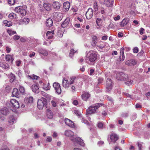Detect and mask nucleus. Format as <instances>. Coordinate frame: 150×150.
Segmentation results:
<instances>
[{
    "label": "nucleus",
    "mask_w": 150,
    "mask_h": 150,
    "mask_svg": "<svg viewBox=\"0 0 150 150\" xmlns=\"http://www.w3.org/2000/svg\"><path fill=\"white\" fill-rule=\"evenodd\" d=\"M65 124L71 127H74L73 122L69 119L65 118Z\"/></svg>",
    "instance_id": "nucleus-13"
},
{
    "label": "nucleus",
    "mask_w": 150,
    "mask_h": 150,
    "mask_svg": "<svg viewBox=\"0 0 150 150\" xmlns=\"http://www.w3.org/2000/svg\"><path fill=\"white\" fill-rule=\"evenodd\" d=\"M8 32L10 36H11L12 35H14L16 33V31H12L11 30H8Z\"/></svg>",
    "instance_id": "nucleus-44"
},
{
    "label": "nucleus",
    "mask_w": 150,
    "mask_h": 150,
    "mask_svg": "<svg viewBox=\"0 0 150 150\" xmlns=\"http://www.w3.org/2000/svg\"><path fill=\"white\" fill-rule=\"evenodd\" d=\"M46 25L47 27H50L53 24V22L52 20L50 18H49L46 20Z\"/></svg>",
    "instance_id": "nucleus-25"
},
{
    "label": "nucleus",
    "mask_w": 150,
    "mask_h": 150,
    "mask_svg": "<svg viewBox=\"0 0 150 150\" xmlns=\"http://www.w3.org/2000/svg\"><path fill=\"white\" fill-rule=\"evenodd\" d=\"M103 79L102 78H99L98 79V83H102Z\"/></svg>",
    "instance_id": "nucleus-60"
},
{
    "label": "nucleus",
    "mask_w": 150,
    "mask_h": 150,
    "mask_svg": "<svg viewBox=\"0 0 150 150\" xmlns=\"http://www.w3.org/2000/svg\"><path fill=\"white\" fill-rule=\"evenodd\" d=\"M136 62L134 59H130L126 62V64L130 66L134 65L136 64Z\"/></svg>",
    "instance_id": "nucleus-29"
},
{
    "label": "nucleus",
    "mask_w": 150,
    "mask_h": 150,
    "mask_svg": "<svg viewBox=\"0 0 150 150\" xmlns=\"http://www.w3.org/2000/svg\"><path fill=\"white\" fill-rule=\"evenodd\" d=\"M99 8L100 11V13L102 14H105L106 13V11L103 7H101L100 8Z\"/></svg>",
    "instance_id": "nucleus-41"
},
{
    "label": "nucleus",
    "mask_w": 150,
    "mask_h": 150,
    "mask_svg": "<svg viewBox=\"0 0 150 150\" xmlns=\"http://www.w3.org/2000/svg\"><path fill=\"white\" fill-rule=\"evenodd\" d=\"M82 121L86 124L88 125V121L85 120L83 118L82 119Z\"/></svg>",
    "instance_id": "nucleus-57"
},
{
    "label": "nucleus",
    "mask_w": 150,
    "mask_h": 150,
    "mask_svg": "<svg viewBox=\"0 0 150 150\" xmlns=\"http://www.w3.org/2000/svg\"><path fill=\"white\" fill-rule=\"evenodd\" d=\"M33 101V98L31 96L29 97H26L24 100V102L27 104L32 103Z\"/></svg>",
    "instance_id": "nucleus-20"
},
{
    "label": "nucleus",
    "mask_w": 150,
    "mask_h": 150,
    "mask_svg": "<svg viewBox=\"0 0 150 150\" xmlns=\"http://www.w3.org/2000/svg\"><path fill=\"white\" fill-rule=\"evenodd\" d=\"M60 4L57 1H54L52 4V6L56 10H58L60 8Z\"/></svg>",
    "instance_id": "nucleus-19"
},
{
    "label": "nucleus",
    "mask_w": 150,
    "mask_h": 150,
    "mask_svg": "<svg viewBox=\"0 0 150 150\" xmlns=\"http://www.w3.org/2000/svg\"><path fill=\"white\" fill-rule=\"evenodd\" d=\"M6 51L7 53H9L11 50V49L9 48L8 47H6Z\"/></svg>",
    "instance_id": "nucleus-59"
},
{
    "label": "nucleus",
    "mask_w": 150,
    "mask_h": 150,
    "mask_svg": "<svg viewBox=\"0 0 150 150\" xmlns=\"http://www.w3.org/2000/svg\"><path fill=\"white\" fill-rule=\"evenodd\" d=\"M110 139L111 141L109 143V144H110L112 142H113L114 143H115L118 139V137L116 134L115 133H112L110 135Z\"/></svg>",
    "instance_id": "nucleus-9"
},
{
    "label": "nucleus",
    "mask_w": 150,
    "mask_h": 150,
    "mask_svg": "<svg viewBox=\"0 0 150 150\" xmlns=\"http://www.w3.org/2000/svg\"><path fill=\"white\" fill-rule=\"evenodd\" d=\"M20 38V36L17 35H15L13 37V39L14 40H18Z\"/></svg>",
    "instance_id": "nucleus-56"
},
{
    "label": "nucleus",
    "mask_w": 150,
    "mask_h": 150,
    "mask_svg": "<svg viewBox=\"0 0 150 150\" xmlns=\"http://www.w3.org/2000/svg\"><path fill=\"white\" fill-rule=\"evenodd\" d=\"M102 18H97L96 19V23L97 24V25L98 26H99L100 24H99L102 21Z\"/></svg>",
    "instance_id": "nucleus-42"
},
{
    "label": "nucleus",
    "mask_w": 150,
    "mask_h": 150,
    "mask_svg": "<svg viewBox=\"0 0 150 150\" xmlns=\"http://www.w3.org/2000/svg\"><path fill=\"white\" fill-rule=\"evenodd\" d=\"M38 52L44 55H47L48 54L47 52L45 50L43 49H39L38 50Z\"/></svg>",
    "instance_id": "nucleus-32"
},
{
    "label": "nucleus",
    "mask_w": 150,
    "mask_h": 150,
    "mask_svg": "<svg viewBox=\"0 0 150 150\" xmlns=\"http://www.w3.org/2000/svg\"><path fill=\"white\" fill-rule=\"evenodd\" d=\"M32 91L36 93H38L40 92L38 87L36 85H33L32 86Z\"/></svg>",
    "instance_id": "nucleus-22"
},
{
    "label": "nucleus",
    "mask_w": 150,
    "mask_h": 150,
    "mask_svg": "<svg viewBox=\"0 0 150 150\" xmlns=\"http://www.w3.org/2000/svg\"><path fill=\"white\" fill-rule=\"evenodd\" d=\"M69 18H67L64 22L62 23L61 26L62 27L64 28L66 27L69 24Z\"/></svg>",
    "instance_id": "nucleus-28"
},
{
    "label": "nucleus",
    "mask_w": 150,
    "mask_h": 150,
    "mask_svg": "<svg viewBox=\"0 0 150 150\" xmlns=\"http://www.w3.org/2000/svg\"><path fill=\"white\" fill-rule=\"evenodd\" d=\"M44 8L47 11H50L51 10V4L49 3H45L43 4Z\"/></svg>",
    "instance_id": "nucleus-26"
},
{
    "label": "nucleus",
    "mask_w": 150,
    "mask_h": 150,
    "mask_svg": "<svg viewBox=\"0 0 150 150\" xmlns=\"http://www.w3.org/2000/svg\"><path fill=\"white\" fill-rule=\"evenodd\" d=\"M63 86L64 87H68L69 86V82L67 80H66L64 78L63 80Z\"/></svg>",
    "instance_id": "nucleus-33"
},
{
    "label": "nucleus",
    "mask_w": 150,
    "mask_h": 150,
    "mask_svg": "<svg viewBox=\"0 0 150 150\" xmlns=\"http://www.w3.org/2000/svg\"><path fill=\"white\" fill-rule=\"evenodd\" d=\"M41 94L45 97H47V94L45 92L42 91L41 92Z\"/></svg>",
    "instance_id": "nucleus-63"
},
{
    "label": "nucleus",
    "mask_w": 150,
    "mask_h": 150,
    "mask_svg": "<svg viewBox=\"0 0 150 150\" xmlns=\"http://www.w3.org/2000/svg\"><path fill=\"white\" fill-rule=\"evenodd\" d=\"M139 51V49L137 47H135L133 49V52L134 53H137Z\"/></svg>",
    "instance_id": "nucleus-55"
},
{
    "label": "nucleus",
    "mask_w": 150,
    "mask_h": 150,
    "mask_svg": "<svg viewBox=\"0 0 150 150\" xmlns=\"http://www.w3.org/2000/svg\"><path fill=\"white\" fill-rule=\"evenodd\" d=\"M97 58V54L95 52L93 51H90L87 54L86 59L89 60L91 62H93L95 61Z\"/></svg>",
    "instance_id": "nucleus-2"
},
{
    "label": "nucleus",
    "mask_w": 150,
    "mask_h": 150,
    "mask_svg": "<svg viewBox=\"0 0 150 150\" xmlns=\"http://www.w3.org/2000/svg\"><path fill=\"white\" fill-rule=\"evenodd\" d=\"M47 99L44 98H42L41 99H38L37 103V107L38 108L41 110L42 109L44 106L45 108H47Z\"/></svg>",
    "instance_id": "nucleus-3"
},
{
    "label": "nucleus",
    "mask_w": 150,
    "mask_h": 150,
    "mask_svg": "<svg viewBox=\"0 0 150 150\" xmlns=\"http://www.w3.org/2000/svg\"><path fill=\"white\" fill-rule=\"evenodd\" d=\"M5 59L7 61H11V63L14 59L9 54H7L5 56Z\"/></svg>",
    "instance_id": "nucleus-30"
},
{
    "label": "nucleus",
    "mask_w": 150,
    "mask_h": 150,
    "mask_svg": "<svg viewBox=\"0 0 150 150\" xmlns=\"http://www.w3.org/2000/svg\"><path fill=\"white\" fill-rule=\"evenodd\" d=\"M52 140V137H47L46 141L48 142H51Z\"/></svg>",
    "instance_id": "nucleus-61"
},
{
    "label": "nucleus",
    "mask_w": 150,
    "mask_h": 150,
    "mask_svg": "<svg viewBox=\"0 0 150 150\" xmlns=\"http://www.w3.org/2000/svg\"><path fill=\"white\" fill-rule=\"evenodd\" d=\"M70 7V4L68 2H64L63 4V8L65 9V10L68 11Z\"/></svg>",
    "instance_id": "nucleus-27"
},
{
    "label": "nucleus",
    "mask_w": 150,
    "mask_h": 150,
    "mask_svg": "<svg viewBox=\"0 0 150 150\" xmlns=\"http://www.w3.org/2000/svg\"><path fill=\"white\" fill-rule=\"evenodd\" d=\"M74 112L77 116H80L81 115V113L78 110H75Z\"/></svg>",
    "instance_id": "nucleus-47"
},
{
    "label": "nucleus",
    "mask_w": 150,
    "mask_h": 150,
    "mask_svg": "<svg viewBox=\"0 0 150 150\" xmlns=\"http://www.w3.org/2000/svg\"><path fill=\"white\" fill-rule=\"evenodd\" d=\"M125 58V57L124 55V53H123V54H122V53H121V54L120 53L119 58L120 61H123L124 60Z\"/></svg>",
    "instance_id": "nucleus-39"
},
{
    "label": "nucleus",
    "mask_w": 150,
    "mask_h": 150,
    "mask_svg": "<svg viewBox=\"0 0 150 150\" xmlns=\"http://www.w3.org/2000/svg\"><path fill=\"white\" fill-rule=\"evenodd\" d=\"M15 121V120L14 118L13 117H12L10 118V120L9 121V123H13L14 121Z\"/></svg>",
    "instance_id": "nucleus-50"
},
{
    "label": "nucleus",
    "mask_w": 150,
    "mask_h": 150,
    "mask_svg": "<svg viewBox=\"0 0 150 150\" xmlns=\"http://www.w3.org/2000/svg\"><path fill=\"white\" fill-rule=\"evenodd\" d=\"M16 79V76L13 74L11 73L10 75V81L11 82H13Z\"/></svg>",
    "instance_id": "nucleus-35"
},
{
    "label": "nucleus",
    "mask_w": 150,
    "mask_h": 150,
    "mask_svg": "<svg viewBox=\"0 0 150 150\" xmlns=\"http://www.w3.org/2000/svg\"><path fill=\"white\" fill-rule=\"evenodd\" d=\"M76 51L74 50L73 49H71L70 50L69 56V57H71L73 56V55L74 54L75 52H76Z\"/></svg>",
    "instance_id": "nucleus-40"
},
{
    "label": "nucleus",
    "mask_w": 150,
    "mask_h": 150,
    "mask_svg": "<svg viewBox=\"0 0 150 150\" xmlns=\"http://www.w3.org/2000/svg\"><path fill=\"white\" fill-rule=\"evenodd\" d=\"M23 22L25 23H28L30 21V20L29 18H25L23 20Z\"/></svg>",
    "instance_id": "nucleus-52"
},
{
    "label": "nucleus",
    "mask_w": 150,
    "mask_h": 150,
    "mask_svg": "<svg viewBox=\"0 0 150 150\" xmlns=\"http://www.w3.org/2000/svg\"><path fill=\"white\" fill-rule=\"evenodd\" d=\"M9 111L8 108L4 107L0 110V112L4 115H6L9 113Z\"/></svg>",
    "instance_id": "nucleus-14"
},
{
    "label": "nucleus",
    "mask_w": 150,
    "mask_h": 150,
    "mask_svg": "<svg viewBox=\"0 0 150 150\" xmlns=\"http://www.w3.org/2000/svg\"><path fill=\"white\" fill-rule=\"evenodd\" d=\"M70 140L75 144H78L81 146H83L84 143L82 139L79 137H74L70 138Z\"/></svg>",
    "instance_id": "nucleus-6"
},
{
    "label": "nucleus",
    "mask_w": 150,
    "mask_h": 150,
    "mask_svg": "<svg viewBox=\"0 0 150 150\" xmlns=\"http://www.w3.org/2000/svg\"><path fill=\"white\" fill-rule=\"evenodd\" d=\"M19 90L21 93L23 94H24L25 92V88L23 86H20Z\"/></svg>",
    "instance_id": "nucleus-38"
},
{
    "label": "nucleus",
    "mask_w": 150,
    "mask_h": 150,
    "mask_svg": "<svg viewBox=\"0 0 150 150\" xmlns=\"http://www.w3.org/2000/svg\"><path fill=\"white\" fill-rule=\"evenodd\" d=\"M144 30V29L143 28H140L139 32L141 35H142L143 34V31Z\"/></svg>",
    "instance_id": "nucleus-64"
},
{
    "label": "nucleus",
    "mask_w": 150,
    "mask_h": 150,
    "mask_svg": "<svg viewBox=\"0 0 150 150\" xmlns=\"http://www.w3.org/2000/svg\"><path fill=\"white\" fill-rule=\"evenodd\" d=\"M98 6L97 4V3L96 2H95L93 5V7L94 8L95 10V11H98Z\"/></svg>",
    "instance_id": "nucleus-49"
},
{
    "label": "nucleus",
    "mask_w": 150,
    "mask_h": 150,
    "mask_svg": "<svg viewBox=\"0 0 150 150\" xmlns=\"http://www.w3.org/2000/svg\"><path fill=\"white\" fill-rule=\"evenodd\" d=\"M93 15V10L92 8H89L86 13V16L87 19H90Z\"/></svg>",
    "instance_id": "nucleus-10"
},
{
    "label": "nucleus",
    "mask_w": 150,
    "mask_h": 150,
    "mask_svg": "<svg viewBox=\"0 0 150 150\" xmlns=\"http://www.w3.org/2000/svg\"><path fill=\"white\" fill-rule=\"evenodd\" d=\"M10 105L11 106L16 108H18L19 107V102L15 99H12L10 101Z\"/></svg>",
    "instance_id": "nucleus-11"
},
{
    "label": "nucleus",
    "mask_w": 150,
    "mask_h": 150,
    "mask_svg": "<svg viewBox=\"0 0 150 150\" xmlns=\"http://www.w3.org/2000/svg\"><path fill=\"white\" fill-rule=\"evenodd\" d=\"M103 124L102 123L99 122L98 123L97 126L98 128L102 129H103Z\"/></svg>",
    "instance_id": "nucleus-45"
},
{
    "label": "nucleus",
    "mask_w": 150,
    "mask_h": 150,
    "mask_svg": "<svg viewBox=\"0 0 150 150\" xmlns=\"http://www.w3.org/2000/svg\"><path fill=\"white\" fill-rule=\"evenodd\" d=\"M128 116V114L127 112L123 113L122 115V117H126Z\"/></svg>",
    "instance_id": "nucleus-51"
},
{
    "label": "nucleus",
    "mask_w": 150,
    "mask_h": 150,
    "mask_svg": "<svg viewBox=\"0 0 150 150\" xmlns=\"http://www.w3.org/2000/svg\"><path fill=\"white\" fill-rule=\"evenodd\" d=\"M97 40V37L96 36H93L92 37V45L93 46L96 45V41Z\"/></svg>",
    "instance_id": "nucleus-31"
},
{
    "label": "nucleus",
    "mask_w": 150,
    "mask_h": 150,
    "mask_svg": "<svg viewBox=\"0 0 150 150\" xmlns=\"http://www.w3.org/2000/svg\"><path fill=\"white\" fill-rule=\"evenodd\" d=\"M112 82L111 79L108 78L106 81V91L109 92L112 88Z\"/></svg>",
    "instance_id": "nucleus-8"
},
{
    "label": "nucleus",
    "mask_w": 150,
    "mask_h": 150,
    "mask_svg": "<svg viewBox=\"0 0 150 150\" xmlns=\"http://www.w3.org/2000/svg\"><path fill=\"white\" fill-rule=\"evenodd\" d=\"M47 117L50 119H52L53 116V114L50 109H48L46 112Z\"/></svg>",
    "instance_id": "nucleus-23"
},
{
    "label": "nucleus",
    "mask_w": 150,
    "mask_h": 150,
    "mask_svg": "<svg viewBox=\"0 0 150 150\" xmlns=\"http://www.w3.org/2000/svg\"><path fill=\"white\" fill-rule=\"evenodd\" d=\"M53 86L55 90L57 93L59 94H61L62 90L61 86L58 83L54 82L53 85Z\"/></svg>",
    "instance_id": "nucleus-7"
},
{
    "label": "nucleus",
    "mask_w": 150,
    "mask_h": 150,
    "mask_svg": "<svg viewBox=\"0 0 150 150\" xmlns=\"http://www.w3.org/2000/svg\"><path fill=\"white\" fill-rule=\"evenodd\" d=\"M91 95L87 92H84L81 95L82 99L84 101H86L90 97Z\"/></svg>",
    "instance_id": "nucleus-15"
},
{
    "label": "nucleus",
    "mask_w": 150,
    "mask_h": 150,
    "mask_svg": "<svg viewBox=\"0 0 150 150\" xmlns=\"http://www.w3.org/2000/svg\"><path fill=\"white\" fill-rule=\"evenodd\" d=\"M20 93L16 88H14L12 92V96L13 97L18 98L20 96Z\"/></svg>",
    "instance_id": "nucleus-12"
},
{
    "label": "nucleus",
    "mask_w": 150,
    "mask_h": 150,
    "mask_svg": "<svg viewBox=\"0 0 150 150\" xmlns=\"http://www.w3.org/2000/svg\"><path fill=\"white\" fill-rule=\"evenodd\" d=\"M128 76L122 72H118L116 74V78L118 80L127 81Z\"/></svg>",
    "instance_id": "nucleus-5"
},
{
    "label": "nucleus",
    "mask_w": 150,
    "mask_h": 150,
    "mask_svg": "<svg viewBox=\"0 0 150 150\" xmlns=\"http://www.w3.org/2000/svg\"><path fill=\"white\" fill-rule=\"evenodd\" d=\"M17 17V15L13 13H11L8 15V17L11 19L16 18Z\"/></svg>",
    "instance_id": "nucleus-34"
},
{
    "label": "nucleus",
    "mask_w": 150,
    "mask_h": 150,
    "mask_svg": "<svg viewBox=\"0 0 150 150\" xmlns=\"http://www.w3.org/2000/svg\"><path fill=\"white\" fill-rule=\"evenodd\" d=\"M45 90L46 91L49 90L50 88V85L49 83H48L47 84V87H45Z\"/></svg>",
    "instance_id": "nucleus-54"
},
{
    "label": "nucleus",
    "mask_w": 150,
    "mask_h": 150,
    "mask_svg": "<svg viewBox=\"0 0 150 150\" xmlns=\"http://www.w3.org/2000/svg\"><path fill=\"white\" fill-rule=\"evenodd\" d=\"M54 34V30L52 31H48L47 32L46 35L48 37L47 38L50 40L53 38L54 36L52 35Z\"/></svg>",
    "instance_id": "nucleus-24"
},
{
    "label": "nucleus",
    "mask_w": 150,
    "mask_h": 150,
    "mask_svg": "<svg viewBox=\"0 0 150 150\" xmlns=\"http://www.w3.org/2000/svg\"><path fill=\"white\" fill-rule=\"evenodd\" d=\"M128 80L127 81L125 82V83L127 85L129 86L132 84L133 81L130 79H127Z\"/></svg>",
    "instance_id": "nucleus-46"
},
{
    "label": "nucleus",
    "mask_w": 150,
    "mask_h": 150,
    "mask_svg": "<svg viewBox=\"0 0 150 150\" xmlns=\"http://www.w3.org/2000/svg\"><path fill=\"white\" fill-rule=\"evenodd\" d=\"M4 23L6 24V26L9 27L12 25V23L10 21H7L6 20L4 21L3 22Z\"/></svg>",
    "instance_id": "nucleus-36"
},
{
    "label": "nucleus",
    "mask_w": 150,
    "mask_h": 150,
    "mask_svg": "<svg viewBox=\"0 0 150 150\" xmlns=\"http://www.w3.org/2000/svg\"><path fill=\"white\" fill-rule=\"evenodd\" d=\"M114 0H104L105 5L107 7L112 6Z\"/></svg>",
    "instance_id": "nucleus-16"
},
{
    "label": "nucleus",
    "mask_w": 150,
    "mask_h": 150,
    "mask_svg": "<svg viewBox=\"0 0 150 150\" xmlns=\"http://www.w3.org/2000/svg\"><path fill=\"white\" fill-rule=\"evenodd\" d=\"M51 103L52 104V106L54 107H55L56 106L57 104L56 102H55L54 101L52 100L51 101Z\"/></svg>",
    "instance_id": "nucleus-53"
},
{
    "label": "nucleus",
    "mask_w": 150,
    "mask_h": 150,
    "mask_svg": "<svg viewBox=\"0 0 150 150\" xmlns=\"http://www.w3.org/2000/svg\"><path fill=\"white\" fill-rule=\"evenodd\" d=\"M76 79V77L75 76H73L70 78V82L69 84H72L74 82V81Z\"/></svg>",
    "instance_id": "nucleus-43"
},
{
    "label": "nucleus",
    "mask_w": 150,
    "mask_h": 150,
    "mask_svg": "<svg viewBox=\"0 0 150 150\" xmlns=\"http://www.w3.org/2000/svg\"><path fill=\"white\" fill-rule=\"evenodd\" d=\"M137 144L138 146L139 147V150H141L142 147V145L141 144H140L139 143V142H137Z\"/></svg>",
    "instance_id": "nucleus-62"
},
{
    "label": "nucleus",
    "mask_w": 150,
    "mask_h": 150,
    "mask_svg": "<svg viewBox=\"0 0 150 150\" xmlns=\"http://www.w3.org/2000/svg\"><path fill=\"white\" fill-rule=\"evenodd\" d=\"M26 7L25 6H19L15 8V11L18 13L19 15L21 16H25L26 13Z\"/></svg>",
    "instance_id": "nucleus-4"
},
{
    "label": "nucleus",
    "mask_w": 150,
    "mask_h": 150,
    "mask_svg": "<svg viewBox=\"0 0 150 150\" xmlns=\"http://www.w3.org/2000/svg\"><path fill=\"white\" fill-rule=\"evenodd\" d=\"M124 94L127 97L129 98L132 99H133L134 98V96L132 95H130L127 93H125Z\"/></svg>",
    "instance_id": "nucleus-37"
},
{
    "label": "nucleus",
    "mask_w": 150,
    "mask_h": 150,
    "mask_svg": "<svg viewBox=\"0 0 150 150\" xmlns=\"http://www.w3.org/2000/svg\"><path fill=\"white\" fill-rule=\"evenodd\" d=\"M11 89L10 87L9 86H7L6 87V91L8 92H9Z\"/></svg>",
    "instance_id": "nucleus-58"
},
{
    "label": "nucleus",
    "mask_w": 150,
    "mask_h": 150,
    "mask_svg": "<svg viewBox=\"0 0 150 150\" xmlns=\"http://www.w3.org/2000/svg\"><path fill=\"white\" fill-rule=\"evenodd\" d=\"M8 2L11 5H13L15 2V0H8Z\"/></svg>",
    "instance_id": "nucleus-48"
},
{
    "label": "nucleus",
    "mask_w": 150,
    "mask_h": 150,
    "mask_svg": "<svg viewBox=\"0 0 150 150\" xmlns=\"http://www.w3.org/2000/svg\"><path fill=\"white\" fill-rule=\"evenodd\" d=\"M129 19L128 18H126L124 19L121 22L120 25L122 27H124L128 23Z\"/></svg>",
    "instance_id": "nucleus-21"
},
{
    "label": "nucleus",
    "mask_w": 150,
    "mask_h": 150,
    "mask_svg": "<svg viewBox=\"0 0 150 150\" xmlns=\"http://www.w3.org/2000/svg\"><path fill=\"white\" fill-rule=\"evenodd\" d=\"M64 134L66 136L70 137V138L74 136L73 132L70 130L65 131Z\"/></svg>",
    "instance_id": "nucleus-18"
},
{
    "label": "nucleus",
    "mask_w": 150,
    "mask_h": 150,
    "mask_svg": "<svg viewBox=\"0 0 150 150\" xmlns=\"http://www.w3.org/2000/svg\"><path fill=\"white\" fill-rule=\"evenodd\" d=\"M102 105V103H97L93 106H90L86 110V114H91L95 113L96 111V110Z\"/></svg>",
    "instance_id": "nucleus-1"
},
{
    "label": "nucleus",
    "mask_w": 150,
    "mask_h": 150,
    "mask_svg": "<svg viewBox=\"0 0 150 150\" xmlns=\"http://www.w3.org/2000/svg\"><path fill=\"white\" fill-rule=\"evenodd\" d=\"M0 67L3 68L8 69L10 68V66L6 63L4 62H0Z\"/></svg>",
    "instance_id": "nucleus-17"
}]
</instances>
